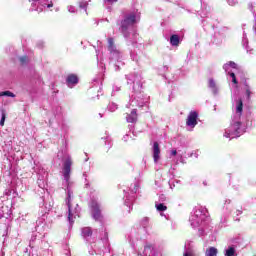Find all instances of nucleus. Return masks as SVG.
<instances>
[{
	"mask_svg": "<svg viewBox=\"0 0 256 256\" xmlns=\"http://www.w3.org/2000/svg\"><path fill=\"white\" fill-rule=\"evenodd\" d=\"M6 114H5V111H2V118L0 120V125L1 127H3L5 125V119H6Z\"/></svg>",
	"mask_w": 256,
	"mask_h": 256,
	"instance_id": "obj_20",
	"label": "nucleus"
},
{
	"mask_svg": "<svg viewBox=\"0 0 256 256\" xmlns=\"http://www.w3.org/2000/svg\"><path fill=\"white\" fill-rule=\"evenodd\" d=\"M0 97H15V94L11 91L0 92Z\"/></svg>",
	"mask_w": 256,
	"mask_h": 256,
	"instance_id": "obj_17",
	"label": "nucleus"
},
{
	"mask_svg": "<svg viewBox=\"0 0 256 256\" xmlns=\"http://www.w3.org/2000/svg\"><path fill=\"white\" fill-rule=\"evenodd\" d=\"M20 65H27L29 63V57L27 56H22L19 58Z\"/></svg>",
	"mask_w": 256,
	"mask_h": 256,
	"instance_id": "obj_18",
	"label": "nucleus"
},
{
	"mask_svg": "<svg viewBox=\"0 0 256 256\" xmlns=\"http://www.w3.org/2000/svg\"><path fill=\"white\" fill-rule=\"evenodd\" d=\"M208 83H209V87H210L211 89H215L216 84H215V80H214V79H210V80L208 81Z\"/></svg>",
	"mask_w": 256,
	"mask_h": 256,
	"instance_id": "obj_24",
	"label": "nucleus"
},
{
	"mask_svg": "<svg viewBox=\"0 0 256 256\" xmlns=\"http://www.w3.org/2000/svg\"><path fill=\"white\" fill-rule=\"evenodd\" d=\"M183 256H193V254H191V253H189V252H186V253H184Z\"/></svg>",
	"mask_w": 256,
	"mask_h": 256,
	"instance_id": "obj_28",
	"label": "nucleus"
},
{
	"mask_svg": "<svg viewBox=\"0 0 256 256\" xmlns=\"http://www.w3.org/2000/svg\"><path fill=\"white\" fill-rule=\"evenodd\" d=\"M236 113H239L240 115L243 113V99L241 98L237 101Z\"/></svg>",
	"mask_w": 256,
	"mask_h": 256,
	"instance_id": "obj_12",
	"label": "nucleus"
},
{
	"mask_svg": "<svg viewBox=\"0 0 256 256\" xmlns=\"http://www.w3.org/2000/svg\"><path fill=\"white\" fill-rule=\"evenodd\" d=\"M157 211H167V206L163 203L156 204Z\"/></svg>",
	"mask_w": 256,
	"mask_h": 256,
	"instance_id": "obj_19",
	"label": "nucleus"
},
{
	"mask_svg": "<svg viewBox=\"0 0 256 256\" xmlns=\"http://www.w3.org/2000/svg\"><path fill=\"white\" fill-rule=\"evenodd\" d=\"M137 23V15L135 13L128 14L124 16V19L120 23L119 31L124 35V37H127L129 35V27H133L134 24Z\"/></svg>",
	"mask_w": 256,
	"mask_h": 256,
	"instance_id": "obj_1",
	"label": "nucleus"
},
{
	"mask_svg": "<svg viewBox=\"0 0 256 256\" xmlns=\"http://www.w3.org/2000/svg\"><path fill=\"white\" fill-rule=\"evenodd\" d=\"M246 95L248 99H251V90L249 88L246 89Z\"/></svg>",
	"mask_w": 256,
	"mask_h": 256,
	"instance_id": "obj_26",
	"label": "nucleus"
},
{
	"mask_svg": "<svg viewBox=\"0 0 256 256\" xmlns=\"http://www.w3.org/2000/svg\"><path fill=\"white\" fill-rule=\"evenodd\" d=\"M152 251H153V245L147 244V245L144 247V255H145V256H151Z\"/></svg>",
	"mask_w": 256,
	"mask_h": 256,
	"instance_id": "obj_15",
	"label": "nucleus"
},
{
	"mask_svg": "<svg viewBox=\"0 0 256 256\" xmlns=\"http://www.w3.org/2000/svg\"><path fill=\"white\" fill-rule=\"evenodd\" d=\"M91 235H93V230L90 227L82 228V236L91 237Z\"/></svg>",
	"mask_w": 256,
	"mask_h": 256,
	"instance_id": "obj_13",
	"label": "nucleus"
},
{
	"mask_svg": "<svg viewBox=\"0 0 256 256\" xmlns=\"http://www.w3.org/2000/svg\"><path fill=\"white\" fill-rule=\"evenodd\" d=\"M224 137H226L227 139H229V137H231L232 139H234V135H233V132H230L229 130L228 131H226L225 133H224Z\"/></svg>",
	"mask_w": 256,
	"mask_h": 256,
	"instance_id": "obj_23",
	"label": "nucleus"
},
{
	"mask_svg": "<svg viewBox=\"0 0 256 256\" xmlns=\"http://www.w3.org/2000/svg\"><path fill=\"white\" fill-rule=\"evenodd\" d=\"M127 123H137V109H133L126 117Z\"/></svg>",
	"mask_w": 256,
	"mask_h": 256,
	"instance_id": "obj_7",
	"label": "nucleus"
},
{
	"mask_svg": "<svg viewBox=\"0 0 256 256\" xmlns=\"http://www.w3.org/2000/svg\"><path fill=\"white\" fill-rule=\"evenodd\" d=\"M108 51L110 53H117V47L115 46L113 38H108Z\"/></svg>",
	"mask_w": 256,
	"mask_h": 256,
	"instance_id": "obj_8",
	"label": "nucleus"
},
{
	"mask_svg": "<svg viewBox=\"0 0 256 256\" xmlns=\"http://www.w3.org/2000/svg\"><path fill=\"white\" fill-rule=\"evenodd\" d=\"M225 256H237L235 247L229 246L228 249L226 250Z\"/></svg>",
	"mask_w": 256,
	"mask_h": 256,
	"instance_id": "obj_14",
	"label": "nucleus"
},
{
	"mask_svg": "<svg viewBox=\"0 0 256 256\" xmlns=\"http://www.w3.org/2000/svg\"><path fill=\"white\" fill-rule=\"evenodd\" d=\"M218 250L215 247L206 249L205 256H217Z\"/></svg>",
	"mask_w": 256,
	"mask_h": 256,
	"instance_id": "obj_11",
	"label": "nucleus"
},
{
	"mask_svg": "<svg viewBox=\"0 0 256 256\" xmlns=\"http://www.w3.org/2000/svg\"><path fill=\"white\" fill-rule=\"evenodd\" d=\"M232 129L235 131L236 135H238L239 130L241 129V122H235L232 125Z\"/></svg>",
	"mask_w": 256,
	"mask_h": 256,
	"instance_id": "obj_16",
	"label": "nucleus"
},
{
	"mask_svg": "<svg viewBox=\"0 0 256 256\" xmlns=\"http://www.w3.org/2000/svg\"><path fill=\"white\" fill-rule=\"evenodd\" d=\"M108 1H114L115 3H117V0H108Z\"/></svg>",
	"mask_w": 256,
	"mask_h": 256,
	"instance_id": "obj_30",
	"label": "nucleus"
},
{
	"mask_svg": "<svg viewBox=\"0 0 256 256\" xmlns=\"http://www.w3.org/2000/svg\"><path fill=\"white\" fill-rule=\"evenodd\" d=\"M197 119H199V113L197 111H191L187 117L186 125L188 127L197 126Z\"/></svg>",
	"mask_w": 256,
	"mask_h": 256,
	"instance_id": "obj_4",
	"label": "nucleus"
},
{
	"mask_svg": "<svg viewBox=\"0 0 256 256\" xmlns=\"http://www.w3.org/2000/svg\"><path fill=\"white\" fill-rule=\"evenodd\" d=\"M71 165H73V160H71V158L68 157L64 161L63 168H62L63 177L67 182L69 181V179H71Z\"/></svg>",
	"mask_w": 256,
	"mask_h": 256,
	"instance_id": "obj_3",
	"label": "nucleus"
},
{
	"mask_svg": "<svg viewBox=\"0 0 256 256\" xmlns=\"http://www.w3.org/2000/svg\"><path fill=\"white\" fill-rule=\"evenodd\" d=\"M171 155H173L175 157V155H177V150H172Z\"/></svg>",
	"mask_w": 256,
	"mask_h": 256,
	"instance_id": "obj_27",
	"label": "nucleus"
},
{
	"mask_svg": "<svg viewBox=\"0 0 256 256\" xmlns=\"http://www.w3.org/2000/svg\"><path fill=\"white\" fill-rule=\"evenodd\" d=\"M179 43H180L179 35L173 34V35L170 37V44H171L173 47H179Z\"/></svg>",
	"mask_w": 256,
	"mask_h": 256,
	"instance_id": "obj_9",
	"label": "nucleus"
},
{
	"mask_svg": "<svg viewBox=\"0 0 256 256\" xmlns=\"http://www.w3.org/2000/svg\"><path fill=\"white\" fill-rule=\"evenodd\" d=\"M88 5L89 4L87 2H85V1H80L79 2L80 9H85L86 10Z\"/></svg>",
	"mask_w": 256,
	"mask_h": 256,
	"instance_id": "obj_21",
	"label": "nucleus"
},
{
	"mask_svg": "<svg viewBox=\"0 0 256 256\" xmlns=\"http://www.w3.org/2000/svg\"><path fill=\"white\" fill-rule=\"evenodd\" d=\"M90 209L92 211V217L95 221H103V214H101V206L97 200H91Z\"/></svg>",
	"mask_w": 256,
	"mask_h": 256,
	"instance_id": "obj_2",
	"label": "nucleus"
},
{
	"mask_svg": "<svg viewBox=\"0 0 256 256\" xmlns=\"http://www.w3.org/2000/svg\"><path fill=\"white\" fill-rule=\"evenodd\" d=\"M230 77L232 78V83L237 85L239 82L237 81V77L235 76V73H230Z\"/></svg>",
	"mask_w": 256,
	"mask_h": 256,
	"instance_id": "obj_22",
	"label": "nucleus"
},
{
	"mask_svg": "<svg viewBox=\"0 0 256 256\" xmlns=\"http://www.w3.org/2000/svg\"><path fill=\"white\" fill-rule=\"evenodd\" d=\"M161 155V148H159V142H154L153 144V159L154 162L157 163L159 161Z\"/></svg>",
	"mask_w": 256,
	"mask_h": 256,
	"instance_id": "obj_6",
	"label": "nucleus"
},
{
	"mask_svg": "<svg viewBox=\"0 0 256 256\" xmlns=\"http://www.w3.org/2000/svg\"><path fill=\"white\" fill-rule=\"evenodd\" d=\"M66 83L68 87H71V85H77V83H79V76H77V74H69L66 78Z\"/></svg>",
	"mask_w": 256,
	"mask_h": 256,
	"instance_id": "obj_5",
	"label": "nucleus"
},
{
	"mask_svg": "<svg viewBox=\"0 0 256 256\" xmlns=\"http://www.w3.org/2000/svg\"><path fill=\"white\" fill-rule=\"evenodd\" d=\"M50 7H53V3L48 4V9H50Z\"/></svg>",
	"mask_w": 256,
	"mask_h": 256,
	"instance_id": "obj_29",
	"label": "nucleus"
},
{
	"mask_svg": "<svg viewBox=\"0 0 256 256\" xmlns=\"http://www.w3.org/2000/svg\"><path fill=\"white\" fill-rule=\"evenodd\" d=\"M67 206H68V221L71 225H73V223H75V220L73 219V212L71 211V200H68Z\"/></svg>",
	"mask_w": 256,
	"mask_h": 256,
	"instance_id": "obj_10",
	"label": "nucleus"
},
{
	"mask_svg": "<svg viewBox=\"0 0 256 256\" xmlns=\"http://www.w3.org/2000/svg\"><path fill=\"white\" fill-rule=\"evenodd\" d=\"M229 66L232 67V69H237V64L233 61L229 62Z\"/></svg>",
	"mask_w": 256,
	"mask_h": 256,
	"instance_id": "obj_25",
	"label": "nucleus"
}]
</instances>
